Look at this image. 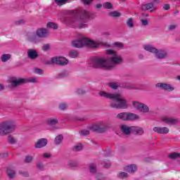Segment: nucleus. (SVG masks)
Returning a JSON list of instances; mask_svg holds the SVG:
<instances>
[{
	"instance_id": "obj_1",
	"label": "nucleus",
	"mask_w": 180,
	"mask_h": 180,
	"mask_svg": "<svg viewBox=\"0 0 180 180\" xmlns=\"http://www.w3.org/2000/svg\"><path fill=\"white\" fill-rule=\"evenodd\" d=\"M99 96L101 98L110 99V106L114 109H127L129 107L127 101L120 94H111L101 91L99 92Z\"/></svg>"
},
{
	"instance_id": "obj_2",
	"label": "nucleus",
	"mask_w": 180,
	"mask_h": 180,
	"mask_svg": "<svg viewBox=\"0 0 180 180\" xmlns=\"http://www.w3.org/2000/svg\"><path fill=\"white\" fill-rule=\"evenodd\" d=\"M72 46L75 49H81L84 47V46L90 47V49H98L100 46L109 47L110 45L106 42L101 41L100 40L94 41L89 38H79L72 41Z\"/></svg>"
},
{
	"instance_id": "obj_3",
	"label": "nucleus",
	"mask_w": 180,
	"mask_h": 180,
	"mask_svg": "<svg viewBox=\"0 0 180 180\" xmlns=\"http://www.w3.org/2000/svg\"><path fill=\"white\" fill-rule=\"evenodd\" d=\"M73 13L77 15L78 17L72 20V23L77 25L79 29L86 27V22L91 19V13L86 11V10L81 9L75 11Z\"/></svg>"
},
{
	"instance_id": "obj_4",
	"label": "nucleus",
	"mask_w": 180,
	"mask_h": 180,
	"mask_svg": "<svg viewBox=\"0 0 180 180\" xmlns=\"http://www.w3.org/2000/svg\"><path fill=\"white\" fill-rule=\"evenodd\" d=\"M89 65L93 68H103V70H110L112 67L109 65V61L108 60V56H96L91 58L89 62Z\"/></svg>"
},
{
	"instance_id": "obj_5",
	"label": "nucleus",
	"mask_w": 180,
	"mask_h": 180,
	"mask_svg": "<svg viewBox=\"0 0 180 180\" xmlns=\"http://www.w3.org/2000/svg\"><path fill=\"white\" fill-rule=\"evenodd\" d=\"M105 53L108 56L107 60L108 61V64L111 65L110 70H113V68L115 65H119V64H122V63H123V58L115 51L108 49L105 51Z\"/></svg>"
},
{
	"instance_id": "obj_6",
	"label": "nucleus",
	"mask_w": 180,
	"mask_h": 180,
	"mask_svg": "<svg viewBox=\"0 0 180 180\" xmlns=\"http://www.w3.org/2000/svg\"><path fill=\"white\" fill-rule=\"evenodd\" d=\"M26 82L36 84L39 82V79H37V77H30L27 79H23L12 77H10L8 80V83L9 84L8 85L11 88H15V86H18V85H20L22 84H26Z\"/></svg>"
},
{
	"instance_id": "obj_7",
	"label": "nucleus",
	"mask_w": 180,
	"mask_h": 180,
	"mask_svg": "<svg viewBox=\"0 0 180 180\" xmlns=\"http://www.w3.org/2000/svg\"><path fill=\"white\" fill-rule=\"evenodd\" d=\"M49 36V31L46 28H39L37 30L36 33L31 34L28 39L31 41V43H34V44H37L39 43V39H44Z\"/></svg>"
},
{
	"instance_id": "obj_8",
	"label": "nucleus",
	"mask_w": 180,
	"mask_h": 180,
	"mask_svg": "<svg viewBox=\"0 0 180 180\" xmlns=\"http://www.w3.org/2000/svg\"><path fill=\"white\" fill-rule=\"evenodd\" d=\"M15 127V122L13 120L5 121L0 124V134L1 136H5V134H9L12 133Z\"/></svg>"
},
{
	"instance_id": "obj_9",
	"label": "nucleus",
	"mask_w": 180,
	"mask_h": 180,
	"mask_svg": "<svg viewBox=\"0 0 180 180\" xmlns=\"http://www.w3.org/2000/svg\"><path fill=\"white\" fill-rule=\"evenodd\" d=\"M120 129L124 134H130L131 132H134L136 134L141 135L144 133V131H143V128L139 127H129L126 124H122L120 127Z\"/></svg>"
},
{
	"instance_id": "obj_10",
	"label": "nucleus",
	"mask_w": 180,
	"mask_h": 180,
	"mask_svg": "<svg viewBox=\"0 0 180 180\" xmlns=\"http://www.w3.org/2000/svg\"><path fill=\"white\" fill-rule=\"evenodd\" d=\"M68 63H70L68 59L63 56H55L51 58L50 60H46L44 62L45 64H57L58 65H67Z\"/></svg>"
},
{
	"instance_id": "obj_11",
	"label": "nucleus",
	"mask_w": 180,
	"mask_h": 180,
	"mask_svg": "<svg viewBox=\"0 0 180 180\" xmlns=\"http://www.w3.org/2000/svg\"><path fill=\"white\" fill-rule=\"evenodd\" d=\"M117 119H120L121 120L133 121L139 120V119H140V116L133 112H121L117 115Z\"/></svg>"
},
{
	"instance_id": "obj_12",
	"label": "nucleus",
	"mask_w": 180,
	"mask_h": 180,
	"mask_svg": "<svg viewBox=\"0 0 180 180\" xmlns=\"http://www.w3.org/2000/svg\"><path fill=\"white\" fill-rule=\"evenodd\" d=\"M109 129V125L105 122H98L89 127V129L92 131H97L98 133H103Z\"/></svg>"
},
{
	"instance_id": "obj_13",
	"label": "nucleus",
	"mask_w": 180,
	"mask_h": 180,
	"mask_svg": "<svg viewBox=\"0 0 180 180\" xmlns=\"http://www.w3.org/2000/svg\"><path fill=\"white\" fill-rule=\"evenodd\" d=\"M132 106L134 109H136V110L142 113H148V112H150L148 105L139 101H132Z\"/></svg>"
},
{
	"instance_id": "obj_14",
	"label": "nucleus",
	"mask_w": 180,
	"mask_h": 180,
	"mask_svg": "<svg viewBox=\"0 0 180 180\" xmlns=\"http://www.w3.org/2000/svg\"><path fill=\"white\" fill-rule=\"evenodd\" d=\"M162 122L169 126H174V124H177L179 122V120L174 117L163 116L162 117Z\"/></svg>"
},
{
	"instance_id": "obj_15",
	"label": "nucleus",
	"mask_w": 180,
	"mask_h": 180,
	"mask_svg": "<svg viewBox=\"0 0 180 180\" xmlns=\"http://www.w3.org/2000/svg\"><path fill=\"white\" fill-rule=\"evenodd\" d=\"M168 56V52L164 49H157V52H155V57L158 60H162L164 58H167Z\"/></svg>"
},
{
	"instance_id": "obj_16",
	"label": "nucleus",
	"mask_w": 180,
	"mask_h": 180,
	"mask_svg": "<svg viewBox=\"0 0 180 180\" xmlns=\"http://www.w3.org/2000/svg\"><path fill=\"white\" fill-rule=\"evenodd\" d=\"M153 131L158 134H168V133H169V129L167 127H155L153 128Z\"/></svg>"
},
{
	"instance_id": "obj_17",
	"label": "nucleus",
	"mask_w": 180,
	"mask_h": 180,
	"mask_svg": "<svg viewBox=\"0 0 180 180\" xmlns=\"http://www.w3.org/2000/svg\"><path fill=\"white\" fill-rule=\"evenodd\" d=\"M157 88H160V89H164L165 91H168L171 92V91H174V87L171 86V84H162V83H158L156 84Z\"/></svg>"
},
{
	"instance_id": "obj_18",
	"label": "nucleus",
	"mask_w": 180,
	"mask_h": 180,
	"mask_svg": "<svg viewBox=\"0 0 180 180\" xmlns=\"http://www.w3.org/2000/svg\"><path fill=\"white\" fill-rule=\"evenodd\" d=\"M47 146V139H41L38 140L35 144V148H43Z\"/></svg>"
},
{
	"instance_id": "obj_19",
	"label": "nucleus",
	"mask_w": 180,
	"mask_h": 180,
	"mask_svg": "<svg viewBox=\"0 0 180 180\" xmlns=\"http://www.w3.org/2000/svg\"><path fill=\"white\" fill-rule=\"evenodd\" d=\"M143 49L146 50V51H148L153 54H155V53H157V48L149 44L143 45Z\"/></svg>"
},
{
	"instance_id": "obj_20",
	"label": "nucleus",
	"mask_w": 180,
	"mask_h": 180,
	"mask_svg": "<svg viewBox=\"0 0 180 180\" xmlns=\"http://www.w3.org/2000/svg\"><path fill=\"white\" fill-rule=\"evenodd\" d=\"M28 58L31 60H36L37 57H39V53L36 51V50L29 49L27 51Z\"/></svg>"
},
{
	"instance_id": "obj_21",
	"label": "nucleus",
	"mask_w": 180,
	"mask_h": 180,
	"mask_svg": "<svg viewBox=\"0 0 180 180\" xmlns=\"http://www.w3.org/2000/svg\"><path fill=\"white\" fill-rule=\"evenodd\" d=\"M142 9L143 11H150V12H154V11L157 9V8L154 6L153 4L150 3L142 6Z\"/></svg>"
},
{
	"instance_id": "obj_22",
	"label": "nucleus",
	"mask_w": 180,
	"mask_h": 180,
	"mask_svg": "<svg viewBox=\"0 0 180 180\" xmlns=\"http://www.w3.org/2000/svg\"><path fill=\"white\" fill-rule=\"evenodd\" d=\"M124 170L129 174H133L137 171V166L136 165H130L124 167Z\"/></svg>"
},
{
	"instance_id": "obj_23",
	"label": "nucleus",
	"mask_w": 180,
	"mask_h": 180,
	"mask_svg": "<svg viewBox=\"0 0 180 180\" xmlns=\"http://www.w3.org/2000/svg\"><path fill=\"white\" fill-rule=\"evenodd\" d=\"M58 123V118H49L46 120V124L49 126H56Z\"/></svg>"
},
{
	"instance_id": "obj_24",
	"label": "nucleus",
	"mask_w": 180,
	"mask_h": 180,
	"mask_svg": "<svg viewBox=\"0 0 180 180\" xmlns=\"http://www.w3.org/2000/svg\"><path fill=\"white\" fill-rule=\"evenodd\" d=\"M7 175L11 179L15 178V176L16 175L15 169H13V168H11V167L8 168L7 169Z\"/></svg>"
},
{
	"instance_id": "obj_25",
	"label": "nucleus",
	"mask_w": 180,
	"mask_h": 180,
	"mask_svg": "<svg viewBox=\"0 0 180 180\" xmlns=\"http://www.w3.org/2000/svg\"><path fill=\"white\" fill-rule=\"evenodd\" d=\"M12 55L9 53H4L1 56V60L2 63H6V61H9V59L11 58Z\"/></svg>"
},
{
	"instance_id": "obj_26",
	"label": "nucleus",
	"mask_w": 180,
	"mask_h": 180,
	"mask_svg": "<svg viewBox=\"0 0 180 180\" xmlns=\"http://www.w3.org/2000/svg\"><path fill=\"white\" fill-rule=\"evenodd\" d=\"M79 54V53L75 50H72L69 51V56L71 57V58H77Z\"/></svg>"
},
{
	"instance_id": "obj_27",
	"label": "nucleus",
	"mask_w": 180,
	"mask_h": 180,
	"mask_svg": "<svg viewBox=\"0 0 180 180\" xmlns=\"http://www.w3.org/2000/svg\"><path fill=\"white\" fill-rule=\"evenodd\" d=\"M63 139H64V137L63 136V135L57 136L55 139V143L57 145L61 144V141H63Z\"/></svg>"
},
{
	"instance_id": "obj_28",
	"label": "nucleus",
	"mask_w": 180,
	"mask_h": 180,
	"mask_svg": "<svg viewBox=\"0 0 180 180\" xmlns=\"http://www.w3.org/2000/svg\"><path fill=\"white\" fill-rule=\"evenodd\" d=\"M127 25L128 27H133L134 26V21L133 20V18H129L127 21Z\"/></svg>"
},
{
	"instance_id": "obj_29",
	"label": "nucleus",
	"mask_w": 180,
	"mask_h": 180,
	"mask_svg": "<svg viewBox=\"0 0 180 180\" xmlns=\"http://www.w3.org/2000/svg\"><path fill=\"white\" fill-rule=\"evenodd\" d=\"M47 27L48 29H58V27L54 22H48Z\"/></svg>"
},
{
	"instance_id": "obj_30",
	"label": "nucleus",
	"mask_w": 180,
	"mask_h": 180,
	"mask_svg": "<svg viewBox=\"0 0 180 180\" xmlns=\"http://www.w3.org/2000/svg\"><path fill=\"white\" fill-rule=\"evenodd\" d=\"M169 158L172 159L180 158V153H170L169 154Z\"/></svg>"
},
{
	"instance_id": "obj_31",
	"label": "nucleus",
	"mask_w": 180,
	"mask_h": 180,
	"mask_svg": "<svg viewBox=\"0 0 180 180\" xmlns=\"http://www.w3.org/2000/svg\"><path fill=\"white\" fill-rule=\"evenodd\" d=\"M110 16L112 18H119L120 16V13L117 11H112L109 13Z\"/></svg>"
},
{
	"instance_id": "obj_32",
	"label": "nucleus",
	"mask_w": 180,
	"mask_h": 180,
	"mask_svg": "<svg viewBox=\"0 0 180 180\" xmlns=\"http://www.w3.org/2000/svg\"><path fill=\"white\" fill-rule=\"evenodd\" d=\"M108 86L112 89H117V88L119 87V85L117 84V83L110 82V83H108Z\"/></svg>"
},
{
	"instance_id": "obj_33",
	"label": "nucleus",
	"mask_w": 180,
	"mask_h": 180,
	"mask_svg": "<svg viewBox=\"0 0 180 180\" xmlns=\"http://www.w3.org/2000/svg\"><path fill=\"white\" fill-rule=\"evenodd\" d=\"M67 108H68V104L67 103H61L59 105V109H60V110H65Z\"/></svg>"
},
{
	"instance_id": "obj_34",
	"label": "nucleus",
	"mask_w": 180,
	"mask_h": 180,
	"mask_svg": "<svg viewBox=\"0 0 180 180\" xmlns=\"http://www.w3.org/2000/svg\"><path fill=\"white\" fill-rule=\"evenodd\" d=\"M34 72L35 74H38V75H43V74H44V71H43V70L37 68L34 69Z\"/></svg>"
},
{
	"instance_id": "obj_35",
	"label": "nucleus",
	"mask_w": 180,
	"mask_h": 180,
	"mask_svg": "<svg viewBox=\"0 0 180 180\" xmlns=\"http://www.w3.org/2000/svg\"><path fill=\"white\" fill-rule=\"evenodd\" d=\"M84 148V146L81 143H78L77 145L75 146L73 150L75 151H81Z\"/></svg>"
},
{
	"instance_id": "obj_36",
	"label": "nucleus",
	"mask_w": 180,
	"mask_h": 180,
	"mask_svg": "<svg viewBox=\"0 0 180 180\" xmlns=\"http://www.w3.org/2000/svg\"><path fill=\"white\" fill-rule=\"evenodd\" d=\"M89 171L91 174H95V172H96V166H95L94 164L90 165Z\"/></svg>"
},
{
	"instance_id": "obj_37",
	"label": "nucleus",
	"mask_w": 180,
	"mask_h": 180,
	"mask_svg": "<svg viewBox=\"0 0 180 180\" xmlns=\"http://www.w3.org/2000/svg\"><path fill=\"white\" fill-rule=\"evenodd\" d=\"M118 178H120L121 179H123V178H127V173L122 172H120L117 174Z\"/></svg>"
},
{
	"instance_id": "obj_38",
	"label": "nucleus",
	"mask_w": 180,
	"mask_h": 180,
	"mask_svg": "<svg viewBox=\"0 0 180 180\" xmlns=\"http://www.w3.org/2000/svg\"><path fill=\"white\" fill-rule=\"evenodd\" d=\"M103 8H105V9H112V8H113V6L109 2H105L103 4Z\"/></svg>"
},
{
	"instance_id": "obj_39",
	"label": "nucleus",
	"mask_w": 180,
	"mask_h": 180,
	"mask_svg": "<svg viewBox=\"0 0 180 180\" xmlns=\"http://www.w3.org/2000/svg\"><path fill=\"white\" fill-rule=\"evenodd\" d=\"M50 47L51 46H50L49 44H45L42 46V50H43V51H49V50H50Z\"/></svg>"
},
{
	"instance_id": "obj_40",
	"label": "nucleus",
	"mask_w": 180,
	"mask_h": 180,
	"mask_svg": "<svg viewBox=\"0 0 180 180\" xmlns=\"http://www.w3.org/2000/svg\"><path fill=\"white\" fill-rule=\"evenodd\" d=\"M113 46H115V47H117V49H123V44L121 42H115L113 44Z\"/></svg>"
},
{
	"instance_id": "obj_41",
	"label": "nucleus",
	"mask_w": 180,
	"mask_h": 180,
	"mask_svg": "<svg viewBox=\"0 0 180 180\" xmlns=\"http://www.w3.org/2000/svg\"><path fill=\"white\" fill-rule=\"evenodd\" d=\"M33 161V156L27 155L25 158V162H32Z\"/></svg>"
},
{
	"instance_id": "obj_42",
	"label": "nucleus",
	"mask_w": 180,
	"mask_h": 180,
	"mask_svg": "<svg viewBox=\"0 0 180 180\" xmlns=\"http://www.w3.org/2000/svg\"><path fill=\"white\" fill-rule=\"evenodd\" d=\"M80 134L81 136H88V134H89V131L86 129L82 130Z\"/></svg>"
},
{
	"instance_id": "obj_43",
	"label": "nucleus",
	"mask_w": 180,
	"mask_h": 180,
	"mask_svg": "<svg viewBox=\"0 0 180 180\" xmlns=\"http://www.w3.org/2000/svg\"><path fill=\"white\" fill-rule=\"evenodd\" d=\"M84 5H91L92 4V1L94 0H82Z\"/></svg>"
},
{
	"instance_id": "obj_44",
	"label": "nucleus",
	"mask_w": 180,
	"mask_h": 180,
	"mask_svg": "<svg viewBox=\"0 0 180 180\" xmlns=\"http://www.w3.org/2000/svg\"><path fill=\"white\" fill-rule=\"evenodd\" d=\"M141 22L143 26H147V25H148V20L147 19H142Z\"/></svg>"
},
{
	"instance_id": "obj_45",
	"label": "nucleus",
	"mask_w": 180,
	"mask_h": 180,
	"mask_svg": "<svg viewBox=\"0 0 180 180\" xmlns=\"http://www.w3.org/2000/svg\"><path fill=\"white\" fill-rule=\"evenodd\" d=\"M8 141L9 143H11V144H13V143H15V139H13V137L12 136H9Z\"/></svg>"
},
{
	"instance_id": "obj_46",
	"label": "nucleus",
	"mask_w": 180,
	"mask_h": 180,
	"mask_svg": "<svg viewBox=\"0 0 180 180\" xmlns=\"http://www.w3.org/2000/svg\"><path fill=\"white\" fill-rule=\"evenodd\" d=\"M50 157H51L50 153H45L43 154V158H50Z\"/></svg>"
},
{
	"instance_id": "obj_47",
	"label": "nucleus",
	"mask_w": 180,
	"mask_h": 180,
	"mask_svg": "<svg viewBox=\"0 0 180 180\" xmlns=\"http://www.w3.org/2000/svg\"><path fill=\"white\" fill-rule=\"evenodd\" d=\"M170 8L169 4H165L163 6V9H165V11H168Z\"/></svg>"
},
{
	"instance_id": "obj_48",
	"label": "nucleus",
	"mask_w": 180,
	"mask_h": 180,
	"mask_svg": "<svg viewBox=\"0 0 180 180\" xmlns=\"http://www.w3.org/2000/svg\"><path fill=\"white\" fill-rule=\"evenodd\" d=\"M175 27H176V25H170L169 26V30H174L175 29Z\"/></svg>"
},
{
	"instance_id": "obj_49",
	"label": "nucleus",
	"mask_w": 180,
	"mask_h": 180,
	"mask_svg": "<svg viewBox=\"0 0 180 180\" xmlns=\"http://www.w3.org/2000/svg\"><path fill=\"white\" fill-rule=\"evenodd\" d=\"M23 23H25L24 20H20L16 22V25H23Z\"/></svg>"
},
{
	"instance_id": "obj_50",
	"label": "nucleus",
	"mask_w": 180,
	"mask_h": 180,
	"mask_svg": "<svg viewBox=\"0 0 180 180\" xmlns=\"http://www.w3.org/2000/svg\"><path fill=\"white\" fill-rule=\"evenodd\" d=\"M105 168H109V167H110V162H107L104 165Z\"/></svg>"
},
{
	"instance_id": "obj_51",
	"label": "nucleus",
	"mask_w": 180,
	"mask_h": 180,
	"mask_svg": "<svg viewBox=\"0 0 180 180\" xmlns=\"http://www.w3.org/2000/svg\"><path fill=\"white\" fill-rule=\"evenodd\" d=\"M43 165L42 164H38L37 165V168H39V169H43Z\"/></svg>"
},
{
	"instance_id": "obj_52",
	"label": "nucleus",
	"mask_w": 180,
	"mask_h": 180,
	"mask_svg": "<svg viewBox=\"0 0 180 180\" xmlns=\"http://www.w3.org/2000/svg\"><path fill=\"white\" fill-rule=\"evenodd\" d=\"M5 89V86L4 84H0V91Z\"/></svg>"
},
{
	"instance_id": "obj_53",
	"label": "nucleus",
	"mask_w": 180,
	"mask_h": 180,
	"mask_svg": "<svg viewBox=\"0 0 180 180\" xmlns=\"http://www.w3.org/2000/svg\"><path fill=\"white\" fill-rule=\"evenodd\" d=\"M67 75V73L65 72H63L60 74L61 77H65Z\"/></svg>"
},
{
	"instance_id": "obj_54",
	"label": "nucleus",
	"mask_w": 180,
	"mask_h": 180,
	"mask_svg": "<svg viewBox=\"0 0 180 180\" xmlns=\"http://www.w3.org/2000/svg\"><path fill=\"white\" fill-rule=\"evenodd\" d=\"M96 8L99 9V8H102V4H97Z\"/></svg>"
},
{
	"instance_id": "obj_55",
	"label": "nucleus",
	"mask_w": 180,
	"mask_h": 180,
	"mask_svg": "<svg viewBox=\"0 0 180 180\" xmlns=\"http://www.w3.org/2000/svg\"><path fill=\"white\" fill-rule=\"evenodd\" d=\"M24 176H27V173H25V174H24Z\"/></svg>"
},
{
	"instance_id": "obj_56",
	"label": "nucleus",
	"mask_w": 180,
	"mask_h": 180,
	"mask_svg": "<svg viewBox=\"0 0 180 180\" xmlns=\"http://www.w3.org/2000/svg\"><path fill=\"white\" fill-rule=\"evenodd\" d=\"M129 89H133V87H129Z\"/></svg>"
},
{
	"instance_id": "obj_57",
	"label": "nucleus",
	"mask_w": 180,
	"mask_h": 180,
	"mask_svg": "<svg viewBox=\"0 0 180 180\" xmlns=\"http://www.w3.org/2000/svg\"><path fill=\"white\" fill-rule=\"evenodd\" d=\"M96 179H98V180H101V179H99V178H98V177H96Z\"/></svg>"
},
{
	"instance_id": "obj_58",
	"label": "nucleus",
	"mask_w": 180,
	"mask_h": 180,
	"mask_svg": "<svg viewBox=\"0 0 180 180\" xmlns=\"http://www.w3.org/2000/svg\"><path fill=\"white\" fill-rule=\"evenodd\" d=\"M5 155H6V156H8V154L6 153Z\"/></svg>"
},
{
	"instance_id": "obj_59",
	"label": "nucleus",
	"mask_w": 180,
	"mask_h": 180,
	"mask_svg": "<svg viewBox=\"0 0 180 180\" xmlns=\"http://www.w3.org/2000/svg\"><path fill=\"white\" fill-rule=\"evenodd\" d=\"M79 120H82V119H79Z\"/></svg>"
},
{
	"instance_id": "obj_60",
	"label": "nucleus",
	"mask_w": 180,
	"mask_h": 180,
	"mask_svg": "<svg viewBox=\"0 0 180 180\" xmlns=\"http://www.w3.org/2000/svg\"><path fill=\"white\" fill-rule=\"evenodd\" d=\"M107 34H109V33L107 32Z\"/></svg>"
}]
</instances>
